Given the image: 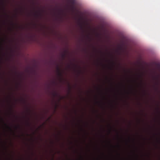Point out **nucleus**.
<instances>
[{"instance_id":"obj_5","label":"nucleus","mask_w":160,"mask_h":160,"mask_svg":"<svg viewBox=\"0 0 160 160\" xmlns=\"http://www.w3.org/2000/svg\"><path fill=\"white\" fill-rule=\"evenodd\" d=\"M66 54L65 53L62 54V57L63 58H64L65 57Z\"/></svg>"},{"instance_id":"obj_6","label":"nucleus","mask_w":160,"mask_h":160,"mask_svg":"<svg viewBox=\"0 0 160 160\" xmlns=\"http://www.w3.org/2000/svg\"><path fill=\"white\" fill-rule=\"evenodd\" d=\"M35 15L36 16H38L39 15V14H38V13H36L35 14Z\"/></svg>"},{"instance_id":"obj_1","label":"nucleus","mask_w":160,"mask_h":160,"mask_svg":"<svg viewBox=\"0 0 160 160\" xmlns=\"http://www.w3.org/2000/svg\"><path fill=\"white\" fill-rule=\"evenodd\" d=\"M57 72L58 73V75L59 76H60V77L62 76V73L61 72V70H60V68L58 67L57 68Z\"/></svg>"},{"instance_id":"obj_4","label":"nucleus","mask_w":160,"mask_h":160,"mask_svg":"<svg viewBox=\"0 0 160 160\" xmlns=\"http://www.w3.org/2000/svg\"><path fill=\"white\" fill-rule=\"evenodd\" d=\"M52 95L53 96V97H56V96H57L58 94L56 92H54L52 93Z\"/></svg>"},{"instance_id":"obj_10","label":"nucleus","mask_w":160,"mask_h":160,"mask_svg":"<svg viewBox=\"0 0 160 160\" xmlns=\"http://www.w3.org/2000/svg\"><path fill=\"white\" fill-rule=\"evenodd\" d=\"M28 124L29 125V123L28 122Z\"/></svg>"},{"instance_id":"obj_7","label":"nucleus","mask_w":160,"mask_h":160,"mask_svg":"<svg viewBox=\"0 0 160 160\" xmlns=\"http://www.w3.org/2000/svg\"><path fill=\"white\" fill-rule=\"evenodd\" d=\"M158 67L159 69L160 70V65H158Z\"/></svg>"},{"instance_id":"obj_8","label":"nucleus","mask_w":160,"mask_h":160,"mask_svg":"<svg viewBox=\"0 0 160 160\" xmlns=\"http://www.w3.org/2000/svg\"><path fill=\"white\" fill-rule=\"evenodd\" d=\"M156 89L157 90H158V88H156Z\"/></svg>"},{"instance_id":"obj_9","label":"nucleus","mask_w":160,"mask_h":160,"mask_svg":"<svg viewBox=\"0 0 160 160\" xmlns=\"http://www.w3.org/2000/svg\"><path fill=\"white\" fill-rule=\"evenodd\" d=\"M71 89V88L70 87H69V90H70Z\"/></svg>"},{"instance_id":"obj_2","label":"nucleus","mask_w":160,"mask_h":160,"mask_svg":"<svg viewBox=\"0 0 160 160\" xmlns=\"http://www.w3.org/2000/svg\"><path fill=\"white\" fill-rule=\"evenodd\" d=\"M2 122H3V123H4V121H3V120L2 119ZM4 125L5 126H6V127L8 128L9 129H10L11 131H12L11 128L10 127H9L8 126L6 123H4Z\"/></svg>"},{"instance_id":"obj_3","label":"nucleus","mask_w":160,"mask_h":160,"mask_svg":"<svg viewBox=\"0 0 160 160\" xmlns=\"http://www.w3.org/2000/svg\"><path fill=\"white\" fill-rule=\"evenodd\" d=\"M68 1L72 5H74L75 4V2L74 0H69Z\"/></svg>"}]
</instances>
